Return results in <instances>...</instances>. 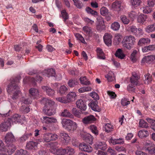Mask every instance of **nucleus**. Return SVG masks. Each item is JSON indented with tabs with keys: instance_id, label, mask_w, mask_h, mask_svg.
<instances>
[{
	"instance_id": "obj_1",
	"label": "nucleus",
	"mask_w": 155,
	"mask_h": 155,
	"mask_svg": "<svg viewBox=\"0 0 155 155\" xmlns=\"http://www.w3.org/2000/svg\"><path fill=\"white\" fill-rule=\"evenodd\" d=\"M20 79V77H18L12 79L11 83L7 86V91L9 94H13L12 98L14 100H15L18 98V94L20 92L19 88L17 84Z\"/></svg>"
},
{
	"instance_id": "obj_2",
	"label": "nucleus",
	"mask_w": 155,
	"mask_h": 155,
	"mask_svg": "<svg viewBox=\"0 0 155 155\" xmlns=\"http://www.w3.org/2000/svg\"><path fill=\"white\" fill-rule=\"evenodd\" d=\"M41 102L45 105L43 109V111L48 116L53 114L54 112L52 109V107L54 104V102L46 98H43L41 100Z\"/></svg>"
},
{
	"instance_id": "obj_3",
	"label": "nucleus",
	"mask_w": 155,
	"mask_h": 155,
	"mask_svg": "<svg viewBox=\"0 0 155 155\" xmlns=\"http://www.w3.org/2000/svg\"><path fill=\"white\" fill-rule=\"evenodd\" d=\"M140 79V77L137 74H132L130 80V84L127 87V89L129 91L131 92L135 91V85L138 86L140 84L138 81Z\"/></svg>"
},
{
	"instance_id": "obj_4",
	"label": "nucleus",
	"mask_w": 155,
	"mask_h": 155,
	"mask_svg": "<svg viewBox=\"0 0 155 155\" xmlns=\"http://www.w3.org/2000/svg\"><path fill=\"white\" fill-rule=\"evenodd\" d=\"M123 44V47L124 48L130 50L134 45L135 42V38L131 35L126 36Z\"/></svg>"
},
{
	"instance_id": "obj_5",
	"label": "nucleus",
	"mask_w": 155,
	"mask_h": 155,
	"mask_svg": "<svg viewBox=\"0 0 155 155\" xmlns=\"http://www.w3.org/2000/svg\"><path fill=\"white\" fill-rule=\"evenodd\" d=\"M11 126V123L8 119L6 121L2 122L0 124V130L2 132H5L10 128Z\"/></svg>"
},
{
	"instance_id": "obj_6",
	"label": "nucleus",
	"mask_w": 155,
	"mask_h": 155,
	"mask_svg": "<svg viewBox=\"0 0 155 155\" xmlns=\"http://www.w3.org/2000/svg\"><path fill=\"white\" fill-rule=\"evenodd\" d=\"M79 147L81 151L88 152H91L93 150L91 146L84 143H80L79 145Z\"/></svg>"
},
{
	"instance_id": "obj_7",
	"label": "nucleus",
	"mask_w": 155,
	"mask_h": 155,
	"mask_svg": "<svg viewBox=\"0 0 155 155\" xmlns=\"http://www.w3.org/2000/svg\"><path fill=\"white\" fill-rule=\"evenodd\" d=\"M96 118L92 115H90L84 117L82 119V122L85 124H91L95 121Z\"/></svg>"
},
{
	"instance_id": "obj_8",
	"label": "nucleus",
	"mask_w": 155,
	"mask_h": 155,
	"mask_svg": "<svg viewBox=\"0 0 155 155\" xmlns=\"http://www.w3.org/2000/svg\"><path fill=\"white\" fill-rule=\"evenodd\" d=\"M112 36L111 34L108 33H106L104 36V40L105 44L107 46H109L111 45Z\"/></svg>"
},
{
	"instance_id": "obj_9",
	"label": "nucleus",
	"mask_w": 155,
	"mask_h": 155,
	"mask_svg": "<svg viewBox=\"0 0 155 155\" xmlns=\"http://www.w3.org/2000/svg\"><path fill=\"white\" fill-rule=\"evenodd\" d=\"M5 142L7 144L11 143L15 140L13 135L11 132L7 133L5 137Z\"/></svg>"
},
{
	"instance_id": "obj_10",
	"label": "nucleus",
	"mask_w": 155,
	"mask_h": 155,
	"mask_svg": "<svg viewBox=\"0 0 155 155\" xmlns=\"http://www.w3.org/2000/svg\"><path fill=\"white\" fill-rule=\"evenodd\" d=\"M8 119L10 121L11 123L12 122L15 124L19 123H20L21 121V115L18 114H15L11 118Z\"/></svg>"
},
{
	"instance_id": "obj_11",
	"label": "nucleus",
	"mask_w": 155,
	"mask_h": 155,
	"mask_svg": "<svg viewBox=\"0 0 155 155\" xmlns=\"http://www.w3.org/2000/svg\"><path fill=\"white\" fill-rule=\"evenodd\" d=\"M51 152L53 154L59 155H64L66 154L67 152L66 148L63 149L62 148H60L59 149H51Z\"/></svg>"
},
{
	"instance_id": "obj_12",
	"label": "nucleus",
	"mask_w": 155,
	"mask_h": 155,
	"mask_svg": "<svg viewBox=\"0 0 155 155\" xmlns=\"http://www.w3.org/2000/svg\"><path fill=\"white\" fill-rule=\"evenodd\" d=\"M150 40L147 38H141L140 39L138 42L137 45L139 46H142L150 44Z\"/></svg>"
},
{
	"instance_id": "obj_13",
	"label": "nucleus",
	"mask_w": 155,
	"mask_h": 155,
	"mask_svg": "<svg viewBox=\"0 0 155 155\" xmlns=\"http://www.w3.org/2000/svg\"><path fill=\"white\" fill-rule=\"evenodd\" d=\"M97 103V102L96 101H92L89 103L88 105L93 110L99 112L101 109L98 106Z\"/></svg>"
},
{
	"instance_id": "obj_14",
	"label": "nucleus",
	"mask_w": 155,
	"mask_h": 155,
	"mask_svg": "<svg viewBox=\"0 0 155 155\" xmlns=\"http://www.w3.org/2000/svg\"><path fill=\"white\" fill-rule=\"evenodd\" d=\"M42 88L44 91H45L47 94L49 96H53L55 93V91L53 89H51L50 87L47 86H43L42 87Z\"/></svg>"
},
{
	"instance_id": "obj_15",
	"label": "nucleus",
	"mask_w": 155,
	"mask_h": 155,
	"mask_svg": "<svg viewBox=\"0 0 155 155\" xmlns=\"http://www.w3.org/2000/svg\"><path fill=\"white\" fill-rule=\"evenodd\" d=\"M130 31L137 35L138 34H142L143 30L141 28H137L135 26H132L130 27Z\"/></svg>"
},
{
	"instance_id": "obj_16",
	"label": "nucleus",
	"mask_w": 155,
	"mask_h": 155,
	"mask_svg": "<svg viewBox=\"0 0 155 155\" xmlns=\"http://www.w3.org/2000/svg\"><path fill=\"white\" fill-rule=\"evenodd\" d=\"M107 145L104 142H98L95 145L94 148L96 150L100 149L104 150L106 148Z\"/></svg>"
},
{
	"instance_id": "obj_17",
	"label": "nucleus",
	"mask_w": 155,
	"mask_h": 155,
	"mask_svg": "<svg viewBox=\"0 0 155 155\" xmlns=\"http://www.w3.org/2000/svg\"><path fill=\"white\" fill-rule=\"evenodd\" d=\"M78 108L83 110H85L87 108L86 105L82 99L78 100L76 102Z\"/></svg>"
},
{
	"instance_id": "obj_18",
	"label": "nucleus",
	"mask_w": 155,
	"mask_h": 155,
	"mask_svg": "<svg viewBox=\"0 0 155 155\" xmlns=\"http://www.w3.org/2000/svg\"><path fill=\"white\" fill-rule=\"evenodd\" d=\"M42 122L46 124L55 123L57 122L56 119L53 117H44L43 119H42Z\"/></svg>"
},
{
	"instance_id": "obj_19",
	"label": "nucleus",
	"mask_w": 155,
	"mask_h": 155,
	"mask_svg": "<svg viewBox=\"0 0 155 155\" xmlns=\"http://www.w3.org/2000/svg\"><path fill=\"white\" fill-rule=\"evenodd\" d=\"M115 55L116 57L121 59H124L125 57V55L123 53L122 50L120 48L117 49Z\"/></svg>"
},
{
	"instance_id": "obj_20",
	"label": "nucleus",
	"mask_w": 155,
	"mask_h": 155,
	"mask_svg": "<svg viewBox=\"0 0 155 155\" xmlns=\"http://www.w3.org/2000/svg\"><path fill=\"white\" fill-rule=\"evenodd\" d=\"M59 136L60 137L64 139L66 144L69 142L70 138L67 134L64 132H61L60 133Z\"/></svg>"
},
{
	"instance_id": "obj_21",
	"label": "nucleus",
	"mask_w": 155,
	"mask_h": 155,
	"mask_svg": "<svg viewBox=\"0 0 155 155\" xmlns=\"http://www.w3.org/2000/svg\"><path fill=\"white\" fill-rule=\"evenodd\" d=\"M155 50V45H150L142 48V50L143 52H148L149 51Z\"/></svg>"
},
{
	"instance_id": "obj_22",
	"label": "nucleus",
	"mask_w": 155,
	"mask_h": 155,
	"mask_svg": "<svg viewBox=\"0 0 155 155\" xmlns=\"http://www.w3.org/2000/svg\"><path fill=\"white\" fill-rule=\"evenodd\" d=\"M38 143L36 142L30 141L26 145V147L28 149H35L37 147Z\"/></svg>"
},
{
	"instance_id": "obj_23",
	"label": "nucleus",
	"mask_w": 155,
	"mask_h": 155,
	"mask_svg": "<svg viewBox=\"0 0 155 155\" xmlns=\"http://www.w3.org/2000/svg\"><path fill=\"white\" fill-rule=\"evenodd\" d=\"M61 123L63 126L64 127L65 126H72L74 123L70 119L64 118L62 119Z\"/></svg>"
},
{
	"instance_id": "obj_24",
	"label": "nucleus",
	"mask_w": 155,
	"mask_h": 155,
	"mask_svg": "<svg viewBox=\"0 0 155 155\" xmlns=\"http://www.w3.org/2000/svg\"><path fill=\"white\" fill-rule=\"evenodd\" d=\"M121 6V3L120 1H116L113 2L112 5V8L114 10H117L118 11H120V7Z\"/></svg>"
},
{
	"instance_id": "obj_25",
	"label": "nucleus",
	"mask_w": 155,
	"mask_h": 155,
	"mask_svg": "<svg viewBox=\"0 0 155 155\" xmlns=\"http://www.w3.org/2000/svg\"><path fill=\"white\" fill-rule=\"evenodd\" d=\"M147 18L146 15L141 14L138 17L137 21L139 23L143 24L146 21Z\"/></svg>"
},
{
	"instance_id": "obj_26",
	"label": "nucleus",
	"mask_w": 155,
	"mask_h": 155,
	"mask_svg": "<svg viewBox=\"0 0 155 155\" xmlns=\"http://www.w3.org/2000/svg\"><path fill=\"white\" fill-rule=\"evenodd\" d=\"M138 136L141 138L146 137L148 135V132L147 130H140L138 133Z\"/></svg>"
},
{
	"instance_id": "obj_27",
	"label": "nucleus",
	"mask_w": 155,
	"mask_h": 155,
	"mask_svg": "<svg viewBox=\"0 0 155 155\" xmlns=\"http://www.w3.org/2000/svg\"><path fill=\"white\" fill-rule=\"evenodd\" d=\"M61 116L64 117L73 118V116L70 112L66 109H64L61 113Z\"/></svg>"
},
{
	"instance_id": "obj_28",
	"label": "nucleus",
	"mask_w": 155,
	"mask_h": 155,
	"mask_svg": "<svg viewBox=\"0 0 155 155\" xmlns=\"http://www.w3.org/2000/svg\"><path fill=\"white\" fill-rule=\"evenodd\" d=\"M45 72L47 75V76L49 77L50 76H55L56 74L55 70L52 68L45 70Z\"/></svg>"
},
{
	"instance_id": "obj_29",
	"label": "nucleus",
	"mask_w": 155,
	"mask_h": 155,
	"mask_svg": "<svg viewBox=\"0 0 155 155\" xmlns=\"http://www.w3.org/2000/svg\"><path fill=\"white\" fill-rule=\"evenodd\" d=\"M97 57L100 59H104L105 57L104 55V52L102 49L98 48L97 49Z\"/></svg>"
},
{
	"instance_id": "obj_30",
	"label": "nucleus",
	"mask_w": 155,
	"mask_h": 155,
	"mask_svg": "<svg viewBox=\"0 0 155 155\" xmlns=\"http://www.w3.org/2000/svg\"><path fill=\"white\" fill-rule=\"evenodd\" d=\"M16 149V146L13 144H12L8 146V149H7V152L8 155H10L14 152Z\"/></svg>"
},
{
	"instance_id": "obj_31",
	"label": "nucleus",
	"mask_w": 155,
	"mask_h": 155,
	"mask_svg": "<svg viewBox=\"0 0 155 155\" xmlns=\"http://www.w3.org/2000/svg\"><path fill=\"white\" fill-rule=\"evenodd\" d=\"M30 96L31 97H34V96L38 94V89L35 88H31L29 90Z\"/></svg>"
},
{
	"instance_id": "obj_32",
	"label": "nucleus",
	"mask_w": 155,
	"mask_h": 155,
	"mask_svg": "<svg viewBox=\"0 0 155 155\" xmlns=\"http://www.w3.org/2000/svg\"><path fill=\"white\" fill-rule=\"evenodd\" d=\"M78 83L77 79H71L68 81V84L70 87H74L75 85H78Z\"/></svg>"
},
{
	"instance_id": "obj_33",
	"label": "nucleus",
	"mask_w": 155,
	"mask_h": 155,
	"mask_svg": "<svg viewBox=\"0 0 155 155\" xmlns=\"http://www.w3.org/2000/svg\"><path fill=\"white\" fill-rule=\"evenodd\" d=\"M80 81L81 84L85 85H89L90 84V81L87 80L86 77L85 76L81 77Z\"/></svg>"
},
{
	"instance_id": "obj_34",
	"label": "nucleus",
	"mask_w": 155,
	"mask_h": 155,
	"mask_svg": "<svg viewBox=\"0 0 155 155\" xmlns=\"http://www.w3.org/2000/svg\"><path fill=\"white\" fill-rule=\"evenodd\" d=\"M146 150L148 151L150 154L155 155V145H154L151 144L150 147L147 148Z\"/></svg>"
},
{
	"instance_id": "obj_35",
	"label": "nucleus",
	"mask_w": 155,
	"mask_h": 155,
	"mask_svg": "<svg viewBox=\"0 0 155 155\" xmlns=\"http://www.w3.org/2000/svg\"><path fill=\"white\" fill-rule=\"evenodd\" d=\"M76 96V94L74 92H71L69 93L67 95V98L68 102L73 101L74 100Z\"/></svg>"
},
{
	"instance_id": "obj_36",
	"label": "nucleus",
	"mask_w": 155,
	"mask_h": 155,
	"mask_svg": "<svg viewBox=\"0 0 155 155\" xmlns=\"http://www.w3.org/2000/svg\"><path fill=\"white\" fill-rule=\"evenodd\" d=\"M137 53V51L135 50H134L131 54L130 56V59L133 62H135L137 61L136 55Z\"/></svg>"
},
{
	"instance_id": "obj_37",
	"label": "nucleus",
	"mask_w": 155,
	"mask_h": 155,
	"mask_svg": "<svg viewBox=\"0 0 155 155\" xmlns=\"http://www.w3.org/2000/svg\"><path fill=\"white\" fill-rule=\"evenodd\" d=\"M145 76V79L144 80V83L146 84L150 83L152 80V76H150V74L148 73L146 74Z\"/></svg>"
},
{
	"instance_id": "obj_38",
	"label": "nucleus",
	"mask_w": 155,
	"mask_h": 155,
	"mask_svg": "<svg viewBox=\"0 0 155 155\" xmlns=\"http://www.w3.org/2000/svg\"><path fill=\"white\" fill-rule=\"evenodd\" d=\"M105 77L110 81H111L115 79L114 74L111 71L109 72L107 75L105 76Z\"/></svg>"
},
{
	"instance_id": "obj_39",
	"label": "nucleus",
	"mask_w": 155,
	"mask_h": 155,
	"mask_svg": "<svg viewBox=\"0 0 155 155\" xmlns=\"http://www.w3.org/2000/svg\"><path fill=\"white\" fill-rule=\"evenodd\" d=\"M81 110H78L76 108H73L72 110L73 114L76 117H80L81 114Z\"/></svg>"
},
{
	"instance_id": "obj_40",
	"label": "nucleus",
	"mask_w": 155,
	"mask_h": 155,
	"mask_svg": "<svg viewBox=\"0 0 155 155\" xmlns=\"http://www.w3.org/2000/svg\"><path fill=\"white\" fill-rule=\"evenodd\" d=\"M120 18L121 21L124 24L127 25L129 23V19L125 15H121Z\"/></svg>"
},
{
	"instance_id": "obj_41",
	"label": "nucleus",
	"mask_w": 155,
	"mask_h": 155,
	"mask_svg": "<svg viewBox=\"0 0 155 155\" xmlns=\"http://www.w3.org/2000/svg\"><path fill=\"white\" fill-rule=\"evenodd\" d=\"M147 122L151 124V128L155 131V120L147 118L146 119Z\"/></svg>"
},
{
	"instance_id": "obj_42",
	"label": "nucleus",
	"mask_w": 155,
	"mask_h": 155,
	"mask_svg": "<svg viewBox=\"0 0 155 155\" xmlns=\"http://www.w3.org/2000/svg\"><path fill=\"white\" fill-rule=\"evenodd\" d=\"M120 28V24L117 22H115L111 25V28L114 30L117 31Z\"/></svg>"
},
{
	"instance_id": "obj_43",
	"label": "nucleus",
	"mask_w": 155,
	"mask_h": 155,
	"mask_svg": "<svg viewBox=\"0 0 155 155\" xmlns=\"http://www.w3.org/2000/svg\"><path fill=\"white\" fill-rule=\"evenodd\" d=\"M139 127L142 128H147L148 127V124L143 119H140L139 123Z\"/></svg>"
},
{
	"instance_id": "obj_44",
	"label": "nucleus",
	"mask_w": 155,
	"mask_h": 155,
	"mask_svg": "<svg viewBox=\"0 0 155 155\" xmlns=\"http://www.w3.org/2000/svg\"><path fill=\"white\" fill-rule=\"evenodd\" d=\"M20 110L23 113H27L30 110V108L25 105H22L20 109Z\"/></svg>"
},
{
	"instance_id": "obj_45",
	"label": "nucleus",
	"mask_w": 155,
	"mask_h": 155,
	"mask_svg": "<svg viewBox=\"0 0 155 155\" xmlns=\"http://www.w3.org/2000/svg\"><path fill=\"white\" fill-rule=\"evenodd\" d=\"M97 30L100 31L105 29V26L104 25V23L103 20L101 19V21H100V24L97 26Z\"/></svg>"
},
{
	"instance_id": "obj_46",
	"label": "nucleus",
	"mask_w": 155,
	"mask_h": 155,
	"mask_svg": "<svg viewBox=\"0 0 155 155\" xmlns=\"http://www.w3.org/2000/svg\"><path fill=\"white\" fill-rule=\"evenodd\" d=\"M75 5L78 8L81 9L83 6V3L79 0H72Z\"/></svg>"
},
{
	"instance_id": "obj_47",
	"label": "nucleus",
	"mask_w": 155,
	"mask_h": 155,
	"mask_svg": "<svg viewBox=\"0 0 155 155\" xmlns=\"http://www.w3.org/2000/svg\"><path fill=\"white\" fill-rule=\"evenodd\" d=\"M66 154L69 155H73L74 154L75 151L74 149L70 147H67L66 148Z\"/></svg>"
},
{
	"instance_id": "obj_48",
	"label": "nucleus",
	"mask_w": 155,
	"mask_h": 155,
	"mask_svg": "<svg viewBox=\"0 0 155 155\" xmlns=\"http://www.w3.org/2000/svg\"><path fill=\"white\" fill-rule=\"evenodd\" d=\"M67 90V89L66 87L64 85H63L60 87L59 90V93L61 95H63L66 93Z\"/></svg>"
},
{
	"instance_id": "obj_49",
	"label": "nucleus",
	"mask_w": 155,
	"mask_h": 155,
	"mask_svg": "<svg viewBox=\"0 0 155 155\" xmlns=\"http://www.w3.org/2000/svg\"><path fill=\"white\" fill-rule=\"evenodd\" d=\"M27 153V151L26 150L21 149L17 150L15 155H25Z\"/></svg>"
},
{
	"instance_id": "obj_50",
	"label": "nucleus",
	"mask_w": 155,
	"mask_h": 155,
	"mask_svg": "<svg viewBox=\"0 0 155 155\" xmlns=\"http://www.w3.org/2000/svg\"><path fill=\"white\" fill-rule=\"evenodd\" d=\"M43 139L44 141L48 142L50 141V133H46L44 135Z\"/></svg>"
},
{
	"instance_id": "obj_51",
	"label": "nucleus",
	"mask_w": 155,
	"mask_h": 155,
	"mask_svg": "<svg viewBox=\"0 0 155 155\" xmlns=\"http://www.w3.org/2000/svg\"><path fill=\"white\" fill-rule=\"evenodd\" d=\"M100 12L101 15L106 16L108 14V10L106 8L103 7L101 9Z\"/></svg>"
},
{
	"instance_id": "obj_52",
	"label": "nucleus",
	"mask_w": 155,
	"mask_h": 155,
	"mask_svg": "<svg viewBox=\"0 0 155 155\" xmlns=\"http://www.w3.org/2000/svg\"><path fill=\"white\" fill-rule=\"evenodd\" d=\"M90 129L93 133L95 135H98V131L97 130V127L94 125H92L90 127Z\"/></svg>"
},
{
	"instance_id": "obj_53",
	"label": "nucleus",
	"mask_w": 155,
	"mask_h": 155,
	"mask_svg": "<svg viewBox=\"0 0 155 155\" xmlns=\"http://www.w3.org/2000/svg\"><path fill=\"white\" fill-rule=\"evenodd\" d=\"M152 11V8L149 6H146L143 10V12L146 14L150 13Z\"/></svg>"
},
{
	"instance_id": "obj_54",
	"label": "nucleus",
	"mask_w": 155,
	"mask_h": 155,
	"mask_svg": "<svg viewBox=\"0 0 155 155\" xmlns=\"http://www.w3.org/2000/svg\"><path fill=\"white\" fill-rule=\"evenodd\" d=\"M130 101H129L127 99L125 98H123L121 101V105L123 106H127L130 103Z\"/></svg>"
},
{
	"instance_id": "obj_55",
	"label": "nucleus",
	"mask_w": 155,
	"mask_h": 155,
	"mask_svg": "<svg viewBox=\"0 0 155 155\" xmlns=\"http://www.w3.org/2000/svg\"><path fill=\"white\" fill-rule=\"evenodd\" d=\"M141 1L140 0H131V3L132 5L137 7L139 6L140 3Z\"/></svg>"
},
{
	"instance_id": "obj_56",
	"label": "nucleus",
	"mask_w": 155,
	"mask_h": 155,
	"mask_svg": "<svg viewBox=\"0 0 155 155\" xmlns=\"http://www.w3.org/2000/svg\"><path fill=\"white\" fill-rule=\"evenodd\" d=\"M145 59L147 62H152L155 59V56L152 55L148 56Z\"/></svg>"
},
{
	"instance_id": "obj_57",
	"label": "nucleus",
	"mask_w": 155,
	"mask_h": 155,
	"mask_svg": "<svg viewBox=\"0 0 155 155\" xmlns=\"http://www.w3.org/2000/svg\"><path fill=\"white\" fill-rule=\"evenodd\" d=\"M61 14L63 18L64 19V21H65L68 18V15L65 10H63L61 12Z\"/></svg>"
},
{
	"instance_id": "obj_58",
	"label": "nucleus",
	"mask_w": 155,
	"mask_h": 155,
	"mask_svg": "<svg viewBox=\"0 0 155 155\" xmlns=\"http://www.w3.org/2000/svg\"><path fill=\"white\" fill-rule=\"evenodd\" d=\"M76 37L80 40L83 43H85V42L83 37L79 33H76L75 35Z\"/></svg>"
},
{
	"instance_id": "obj_59",
	"label": "nucleus",
	"mask_w": 155,
	"mask_h": 155,
	"mask_svg": "<svg viewBox=\"0 0 155 155\" xmlns=\"http://www.w3.org/2000/svg\"><path fill=\"white\" fill-rule=\"evenodd\" d=\"M83 30L88 34L92 33L91 29L90 27L85 26L83 28Z\"/></svg>"
},
{
	"instance_id": "obj_60",
	"label": "nucleus",
	"mask_w": 155,
	"mask_h": 155,
	"mask_svg": "<svg viewBox=\"0 0 155 155\" xmlns=\"http://www.w3.org/2000/svg\"><path fill=\"white\" fill-rule=\"evenodd\" d=\"M112 126L109 124H106L105 128V130L106 132L109 133L110 132L111 130H112Z\"/></svg>"
},
{
	"instance_id": "obj_61",
	"label": "nucleus",
	"mask_w": 155,
	"mask_h": 155,
	"mask_svg": "<svg viewBox=\"0 0 155 155\" xmlns=\"http://www.w3.org/2000/svg\"><path fill=\"white\" fill-rule=\"evenodd\" d=\"M58 136L56 134L50 133V141L56 140L58 139Z\"/></svg>"
},
{
	"instance_id": "obj_62",
	"label": "nucleus",
	"mask_w": 155,
	"mask_h": 155,
	"mask_svg": "<svg viewBox=\"0 0 155 155\" xmlns=\"http://www.w3.org/2000/svg\"><path fill=\"white\" fill-rule=\"evenodd\" d=\"M21 101L23 103L26 104H29L31 103V101L28 98H25L24 97H22Z\"/></svg>"
},
{
	"instance_id": "obj_63",
	"label": "nucleus",
	"mask_w": 155,
	"mask_h": 155,
	"mask_svg": "<svg viewBox=\"0 0 155 155\" xmlns=\"http://www.w3.org/2000/svg\"><path fill=\"white\" fill-rule=\"evenodd\" d=\"M122 36L119 34H117L115 35V41H116V43L118 44L120 42L121 40Z\"/></svg>"
},
{
	"instance_id": "obj_64",
	"label": "nucleus",
	"mask_w": 155,
	"mask_h": 155,
	"mask_svg": "<svg viewBox=\"0 0 155 155\" xmlns=\"http://www.w3.org/2000/svg\"><path fill=\"white\" fill-rule=\"evenodd\" d=\"M39 155H48L47 150L46 149H41L38 152Z\"/></svg>"
}]
</instances>
